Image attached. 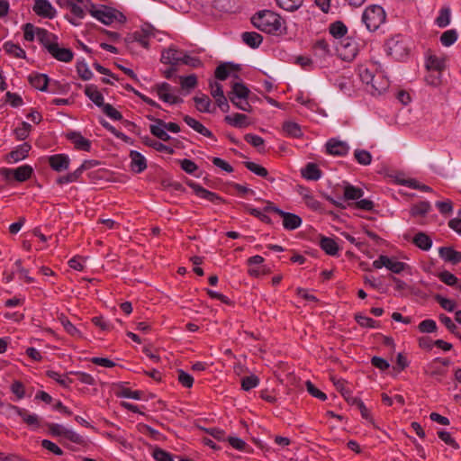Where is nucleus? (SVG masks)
I'll return each mask as SVG.
<instances>
[{
	"label": "nucleus",
	"instance_id": "nucleus-39",
	"mask_svg": "<svg viewBox=\"0 0 461 461\" xmlns=\"http://www.w3.org/2000/svg\"><path fill=\"white\" fill-rule=\"evenodd\" d=\"M241 38L245 44L253 49L258 48L262 42V36L256 32H243Z\"/></svg>",
	"mask_w": 461,
	"mask_h": 461
},
{
	"label": "nucleus",
	"instance_id": "nucleus-34",
	"mask_svg": "<svg viewBox=\"0 0 461 461\" xmlns=\"http://www.w3.org/2000/svg\"><path fill=\"white\" fill-rule=\"evenodd\" d=\"M302 176L307 180L317 181L321 177V171L316 164L309 163L302 169Z\"/></svg>",
	"mask_w": 461,
	"mask_h": 461
},
{
	"label": "nucleus",
	"instance_id": "nucleus-4",
	"mask_svg": "<svg viewBox=\"0 0 461 461\" xmlns=\"http://www.w3.org/2000/svg\"><path fill=\"white\" fill-rule=\"evenodd\" d=\"M48 52L57 60L61 62H69L73 59L74 53L68 48L61 47L54 34L43 45Z\"/></svg>",
	"mask_w": 461,
	"mask_h": 461
},
{
	"label": "nucleus",
	"instance_id": "nucleus-26",
	"mask_svg": "<svg viewBox=\"0 0 461 461\" xmlns=\"http://www.w3.org/2000/svg\"><path fill=\"white\" fill-rule=\"evenodd\" d=\"M50 78L46 74L32 73L29 76V82L35 89L41 92L48 90Z\"/></svg>",
	"mask_w": 461,
	"mask_h": 461
},
{
	"label": "nucleus",
	"instance_id": "nucleus-10",
	"mask_svg": "<svg viewBox=\"0 0 461 461\" xmlns=\"http://www.w3.org/2000/svg\"><path fill=\"white\" fill-rule=\"evenodd\" d=\"M24 40L27 41H33L38 40L42 45L50 39L52 33L49 32L45 29L35 27L32 23H26L23 25Z\"/></svg>",
	"mask_w": 461,
	"mask_h": 461
},
{
	"label": "nucleus",
	"instance_id": "nucleus-21",
	"mask_svg": "<svg viewBox=\"0 0 461 461\" xmlns=\"http://www.w3.org/2000/svg\"><path fill=\"white\" fill-rule=\"evenodd\" d=\"M327 152L334 156H344L348 150V145L342 140L337 139H330L326 143Z\"/></svg>",
	"mask_w": 461,
	"mask_h": 461
},
{
	"label": "nucleus",
	"instance_id": "nucleus-58",
	"mask_svg": "<svg viewBox=\"0 0 461 461\" xmlns=\"http://www.w3.org/2000/svg\"><path fill=\"white\" fill-rule=\"evenodd\" d=\"M245 167L249 171H251L252 173H254L257 176H259L262 177L267 176V174H268L267 170L264 167L260 166L259 164H257L252 161H247V162H245Z\"/></svg>",
	"mask_w": 461,
	"mask_h": 461
},
{
	"label": "nucleus",
	"instance_id": "nucleus-59",
	"mask_svg": "<svg viewBox=\"0 0 461 461\" xmlns=\"http://www.w3.org/2000/svg\"><path fill=\"white\" fill-rule=\"evenodd\" d=\"M355 319L357 322L363 328H377V322L370 317L363 314H356Z\"/></svg>",
	"mask_w": 461,
	"mask_h": 461
},
{
	"label": "nucleus",
	"instance_id": "nucleus-45",
	"mask_svg": "<svg viewBox=\"0 0 461 461\" xmlns=\"http://www.w3.org/2000/svg\"><path fill=\"white\" fill-rule=\"evenodd\" d=\"M430 208L431 206L429 202L422 201L411 206V214L415 217L424 216L429 212Z\"/></svg>",
	"mask_w": 461,
	"mask_h": 461
},
{
	"label": "nucleus",
	"instance_id": "nucleus-8",
	"mask_svg": "<svg viewBox=\"0 0 461 461\" xmlns=\"http://www.w3.org/2000/svg\"><path fill=\"white\" fill-rule=\"evenodd\" d=\"M48 429L50 434L54 437L63 438L73 443H79L81 440V437L77 432L62 424L50 423L48 424Z\"/></svg>",
	"mask_w": 461,
	"mask_h": 461
},
{
	"label": "nucleus",
	"instance_id": "nucleus-37",
	"mask_svg": "<svg viewBox=\"0 0 461 461\" xmlns=\"http://www.w3.org/2000/svg\"><path fill=\"white\" fill-rule=\"evenodd\" d=\"M3 49L11 57L17 58V59H25L26 58L25 50L21 46L14 43L12 41L5 42L3 45Z\"/></svg>",
	"mask_w": 461,
	"mask_h": 461
},
{
	"label": "nucleus",
	"instance_id": "nucleus-5",
	"mask_svg": "<svg viewBox=\"0 0 461 461\" xmlns=\"http://www.w3.org/2000/svg\"><path fill=\"white\" fill-rule=\"evenodd\" d=\"M152 92L157 95L159 100L167 104L173 105L183 103V99L176 95L175 87L167 82L156 84L152 87Z\"/></svg>",
	"mask_w": 461,
	"mask_h": 461
},
{
	"label": "nucleus",
	"instance_id": "nucleus-35",
	"mask_svg": "<svg viewBox=\"0 0 461 461\" xmlns=\"http://www.w3.org/2000/svg\"><path fill=\"white\" fill-rule=\"evenodd\" d=\"M314 55L321 59H326L331 55L330 44L325 40H318L313 47Z\"/></svg>",
	"mask_w": 461,
	"mask_h": 461
},
{
	"label": "nucleus",
	"instance_id": "nucleus-53",
	"mask_svg": "<svg viewBox=\"0 0 461 461\" xmlns=\"http://www.w3.org/2000/svg\"><path fill=\"white\" fill-rule=\"evenodd\" d=\"M435 300L439 303V305L447 312H453L456 307V303L454 300L446 298L440 294H437L435 296Z\"/></svg>",
	"mask_w": 461,
	"mask_h": 461
},
{
	"label": "nucleus",
	"instance_id": "nucleus-27",
	"mask_svg": "<svg viewBox=\"0 0 461 461\" xmlns=\"http://www.w3.org/2000/svg\"><path fill=\"white\" fill-rule=\"evenodd\" d=\"M183 120L190 128H192L196 132L202 134L203 136L208 138L213 137L212 132L194 118L189 115H185L183 117Z\"/></svg>",
	"mask_w": 461,
	"mask_h": 461
},
{
	"label": "nucleus",
	"instance_id": "nucleus-33",
	"mask_svg": "<svg viewBox=\"0 0 461 461\" xmlns=\"http://www.w3.org/2000/svg\"><path fill=\"white\" fill-rule=\"evenodd\" d=\"M224 121L236 128H245L247 127L249 122L248 120V116L243 113H235L232 115H227L224 118Z\"/></svg>",
	"mask_w": 461,
	"mask_h": 461
},
{
	"label": "nucleus",
	"instance_id": "nucleus-1",
	"mask_svg": "<svg viewBox=\"0 0 461 461\" xmlns=\"http://www.w3.org/2000/svg\"><path fill=\"white\" fill-rule=\"evenodd\" d=\"M252 23L262 32L276 33L281 31L283 20L277 14L269 10H263L252 17Z\"/></svg>",
	"mask_w": 461,
	"mask_h": 461
},
{
	"label": "nucleus",
	"instance_id": "nucleus-52",
	"mask_svg": "<svg viewBox=\"0 0 461 461\" xmlns=\"http://www.w3.org/2000/svg\"><path fill=\"white\" fill-rule=\"evenodd\" d=\"M259 384V379L257 375H251L241 379V388L244 391H249Z\"/></svg>",
	"mask_w": 461,
	"mask_h": 461
},
{
	"label": "nucleus",
	"instance_id": "nucleus-25",
	"mask_svg": "<svg viewBox=\"0 0 461 461\" xmlns=\"http://www.w3.org/2000/svg\"><path fill=\"white\" fill-rule=\"evenodd\" d=\"M85 95L98 107L102 108L104 103L103 94L95 85H86L85 87Z\"/></svg>",
	"mask_w": 461,
	"mask_h": 461
},
{
	"label": "nucleus",
	"instance_id": "nucleus-61",
	"mask_svg": "<svg viewBox=\"0 0 461 461\" xmlns=\"http://www.w3.org/2000/svg\"><path fill=\"white\" fill-rule=\"evenodd\" d=\"M102 111L112 120L121 121L122 119L121 113L110 104H104L102 107Z\"/></svg>",
	"mask_w": 461,
	"mask_h": 461
},
{
	"label": "nucleus",
	"instance_id": "nucleus-64",
	"mask_svg": "<svg viewBox=\"0 0 461 461\" xmlns=\"http://www.w3.org/2000/svg\"><path fill=\"white\" fill-rule=\"evenodd\" d=\"M153 457L156 461H174L172 455L161 448L153 451Z\"/></svg>",
	"mask_w": 461,
	"mask_h": 461
},
{
	"label": "nucleus",
	"instance_id": "nucleus-46",
	"mask_svg": "<svg viewBox=\"0 0 461 461\" xmlns=\"http://www.w3.org/2000/svg\"><path fill=\"white\" fill-rule=\"evenodd\" d=\"M194 189L195 191V194L203 199L211 201V202H216L220 200V197L215 194L212 193L198 185H195L194 186Z\"/></svg>",
	"mask_w": 461,
	"mask_h": 461
},
{
	"label": "nucleus",
	"instance_id": "nucleus-19",
	"mask_svg": "<svg viewBox=\"0 0 461 461\" xmlns=\"http://www.w3.org/2000/svg\"><path fill=\"white\" fill-rule=\"evenodd\" d=\"M297 191L309 209L314 212L321 211L322 209L321 203L315 198L310 189L299 186Z\"/></svg>",
	"mask_w": 461,
	"mask_h": 461
},
{
	"label": "nucleus",
	"instance_id": "nucleus-50",
	"mask_svg": "<svg viewBox=\"0 0 461 461\" xmlns=\"http://www.w3.org/2000/svg\"><path fill=\"white\" fill-rule=\"evenodd\" d=\"M347 27L341 22H336L330 24V33L335 38H342L347 33Z\"/></svg>",
	"mask_w": 461,
	"mask_h": 461
},
{
	"label": "nucleus",
	"instance_id": "nucleus-23",
	"mask_svg": "<svg viewBox=\"0 0 461 461\" xmlns=\"http://www.w3.org/2000/svg\"><path fill=\"white\" fill-rule=\"evenodd\" d=\"M131 168L135 173H141L147 168L145 157L137 150L130 152Z\"/></svg>",
	"mask_w": 461,
	"mask_h": 461
},
{
	"label": "nucleus",
	"instance_id": "nucleus-29",
	"mask_svg": "<svg viewBox=\"0 0 461 461\" xmlns=\"http://www.w3.org/2000/svg\"><path fill=\"white\" fill-rule=\"evenodd\" d=\"M164 121L160 119L154 120V123L149 126L150 132L163 141H167L171 139L166 127H163Z\"/></svg>",
	"mask_w": 461,
	"mask_h": 461
},
{
	"label": "nucleus",
	"instance_id": "nucleus-15",
	"mask_svg": "<svg viewBox=\"0 0 461 461\" xmlns=\"http://www.w3.org/2000/svg\"><path fill=\"white\" fill-rule=\"evenodd\" d=\"M32 10L43 18L52 19L57 14L56 9L49 0H34Z\"/></svg>",
	"mask_w": 461,
	"mask_h": 461
},
{
	"label": "nucleus",
	"instance_id": "nucleus-24",
	"mask_svg": "<svg viewBox=\"0 0 461 461\" xmlns=\"http://www.w3.org/2000/svg\"><path fill=\"white\" fill-rule=\"evenodd\" d=\"M194 102L196 109L200 113H214L215 108L212 104L211 99L204 94H199L194 96Z\"/></svg>",
	"mask_w": 461,
	"mask_h": 461
},
{
	"label": "nucleus",
	"instance_id": "nucleus-17",
	"mask_svg": "<svg viewBox=\"0 0 461 461\" xmlns=\"http://www.w3.org/2000/svg\"><path fill=\"white\" fill-rule=\"evenodd\" d=\"M425 68L428 72H442L446 68V58L442 55L427 54Z\"/></svg>",
	"mask_w": 461,
	"mask_h": 461
},
{
	"label": "nucleus",
	"instance_id": "nucleus-13",
	"mask_svg": "<svg viewBox=\"0 0 461 461\" xmlns=\"http://www.w3.org/2000/svg\"><path fill=\"white\" fill-rule=\"evenodd\" d=\"M32 149L31 144L28 142H23V144L15 147L11 152H9L5 157V161L8 164H15L23 159H25L29 156V152Z\"/></svg>",
	"mask_w": 461,
	"mask_h": 461
},
{
	"label": "nucleus",
	"instance_id": "nucleus-30",
	"mask_svg": "<svg viewBox=\"0 0 461 461\" xmlns=\"http://www.w3.org/2000/svg\"><path fill=\"white\" fill-rule=\"evenodd\" d=\"M283 226L285 230H294L302 225V218L292 212H285L282 216Z\"/></svg>",
	"mask_w": 461,
	"mask_h": 461
},
{
	"label": "nucleus",
	"instance_id": "nucleus-62",
	"mask_svg": "<svg viewBox=\"0 0 461 461\" xmlns=\"http://www.w3.org/2000/svg\"><path fill=\"white\" fill-rule=\"evenodd\" d=\"M437 330V323L434 320L427 319L420 322L419 330L422 333H431Z\"/></svg>",
	"mask_w": 461,
	"mask_h": 461
},
{
	"label": "nucleus",
	"instance_id": "nucleus-11",
	"mask_svg": "<svg viewBox=\"0 0 461 461\" xmlns=\"http://www.w3.org/2000/svg\"><path fill=\"white\" fill-rule=\"evenodd\" d=\"M359 77L363 83L366 85H371L374 90L376 91L378 94L383 93L388 87L387 80L383 79L381 82L377 83L375 77H380V75H374L372 70L367 68H360Z\"/></svg>",
	"mask_w": 461,
	"mask_h": 461
},
{
	"label": "nucleus",
	"instance_id": "nucleus-6",
	"mask_svg": "<svg viewBox=\"0 0 461 461\" xmlns=\"http://www.w3.org/2000/svg\"><path fill=\"white\" fill-rule=\"evenodd\" d=\"M373 267L375 269L385 267L394 274H400L409 268V266L404 262L397 260L395 258H390L381 255L373 262Z\"/></svg>",
	"mask_w": 461,
	"mask_h": 461
},
{
	"label": "nucleus",
	"instance_id": "nucleus-18",
	"mask_svg": "<svg viewBox=\"0 0 461 461\" xmlns=\"http://www.w3.org/2000/svg\"><path fill=\"white\" fill-rule=\"evenodd\" d=\"M364 195L363 189L352 185L349 183H343V198L339 201L332 200V203L336 205H341V200H358Z\"/></svg>",
	"mask_w": 461,
	"mask_h": 461
},
{
	"label": "nucleus",
	"instance_id": "nucleus-63",
	"mask_svg": "<svg viewBox=\"0 0 461 461\" xmlns=\"http://www.w3.org/2000/svg\"><path fill=\"white\" fill-rule=\"evenodd\" d=\"M442 72H428L425 76V82L427 85L437 87L441 84Z\"/></svg>",
	"mask_w": 461,
	"mask_h": 461
},
{
	"label": "nucleus",
	"instance_id": "nucleus-20",
	"mask_svg": "<svg viewBox=\"0 0 461 461\" xmlns=\"http://www.w3.org/2000/svg\"><path fill=\"white\" fill-rule=\"evenodd\" d=\"M50 167L57 172L67 170L69 167L70 158L67 154H55L48 158Z\"/></svg>",
	"mask_w": 461,
	"mask_h": 461
},
{
	"label": "nucleus",
	"instance_id": "nucleus-36",
	"mask_svg": "<svg viewBox=\"0 0 461 461\" xmlns=\"http://www.w3.org/2000/svg\"><path fill=\"white\" fill-rule=\"evenodd\" d=\"M231 75L236 77V69L231 63L219 65L215 69V77L219 80H225Z\"/></svg>",
	"mask_w": 461,
	"mask_h": 461
},
{
	"label": "nucleus",
	"instance_id": "nucleus-60",
	"mask_svg": "<svg viewBox=\"0 0 461 461\" xmlns=\"http://www.w3.org/2000/svg\"><path fill=\"white\" fill-rule=\"evenodd\" d=\"M180 78V85L183 89H193L197 85V77L192 74L189 76H182Z\"/></svg>",
	"mask_w": 461,
	"mask_h": 461
},
{
	"label": "nucleus",
	"instance_id": "nucleus-41",
	"mask_svg": "<svg viewBox=\"0 0 461 461\" xmlns=\"http://www.w3.org/2000/svg\"><path fill=\"white\" fill-rule=\"evenodd\" d=\"M320 246L330 256H335L339 252V246L331 238L322 237L320 240Z\"/></svg>",
	"mask_w": 461,
	"mask_h": 461
},
{
	"label": "nucleus",
	"instance_id": "nucleus-51",
	"mask_svg": "<svg viewBox=\"0 0 461 461\" xmlns=\"http://www.w3.org/2000/svg\"><path fill=\"white\" fill-rule=\"evenodd\" d=\"M354 156L356 160L363 166H367L371 164L372 156L370 152L365 149H356L354 152Z\"/></svg>",
	"mask_w": 461,
	"mask_h": 461
},
{
	"label": "nucleus",
	"instance_id": "nucleus-43",
	"mask_svg": "<svg viewBox=\"0 0 461 461\" xmlns=\"http://www.w3.org/2000/svg\"><path fill=\"white\" fill-rule=\"evenodd\" d=\"M249 88L242 83H234L229 97H236L237 99H247L249 95Z\"/></svg>",
	"mask_w": 461,
	"mask_h": 461
},
{
	"label": "nucleus",
	"instance_id": "nucleus-55",
	"mask_svg": "<svg viewBox=\"0 0 461 461\" xmlns=\"http://www.w3.org/2000/svg\"><path fill=\"white\" fill-rule=\"evenodd\" d=\"M14 266L15 272L20 275V278H23L27 284H32L34 282V278L30 276L28 270L23 267L21 259H17Z\"/></svg>",
	"mask_w": 461,
	"mask_h": 461
},
{
	"label": "nucleus",
	"instance_id": "nucleus-12",
	"mask_svg": "<svg viewBox=\"0 0 461 461\" xmlns=\"http://www.w3.org/2000/svg\"><path fill=\"white\" fill-rule=\"evenodd\" d=\"M338 51L342 59L351 60L358 52V45L355 40L345 38L339 42Z\"/></svg>",
	"mask_w": 461,
	"mask_h": 461
},
{
	"label": "nucleus",
	"instance_id": "nucleus-49",
	"mask_svg": "<svg viewBox=\"0 0 461 461\" xmlns=\"http://www.w3.org/2000/svg\"><path fill=\"white\" fill-rule=\"evenodd\" d=\"M32 131V125L26 122H23L19 127L14 130L15 138L18 140H24Z\"/></svg>",
	"mask_w": 461,
	"mask_h": 461
},
{
	"label": "nucleus",
	"instance_id": "nucleus-56",
	"mask_svg": "<svg viewBox=\"0 0 461 461\" xmlns=\"http://www.w3.org/2000/svg\"><path fill=\"white\" fill-rule=\"evenodd\" d=\"M177 380L185 388H191L194 384V377L182 369L177 372Z\"/></svg>",
	"mask_w": 461,
	"mask_h": 461
},
{
	"label": "nucleus",
	"instance_id": "nucleus-47",
	"mask_svg": "<svg viewBox=\"0 0 461 461\" xmlns=\"http://www.w3.org/2000/svg\"><path fill=\"white\" fill-rule=\"evenodd\" d=\"M276 2L282 9L293 12L303 5V0H276Z\"/></svg>",
	"mask_w": 461,
	"mask_h": 461
},
{
	"label": "nucleus",
	"instance_id": "nucleus-42",
	"mask_svg": "<svg viewBox=\"0 0 461 461\" xmlns=\"http://www.w3.org/2000/svg\"><path fill=\"white\" fill-rule=\"evenodd\" d=\"M413 243L419 249L427 251L432 246V240L424 232H419L414 236Z\"/></svg>",
	"mask_w": 461,
	"mask_h": 461
},
{
	"label": "nucleus",
	"instance_id": "nucleus-14",
	"mask_svg": "<svg viewBox=\"0 0 461 461\" xmlns=\"http://www.w3.org/2000/svg\"><path fill=\"white\" fill-rule=\"evenodd\" d=\"M94 3L91 0H77L69 4L71 14L77 19H83L87 13L92 14Z\"/></svg>",
	"mask_w": 461,
	"mask_h": 461
},
{
	"label": "nucleus",
	"instance_id": "nucleus-44",
	"mask_svg": "<svg viewBox=\"0 0 461 461\" xmlns=\"http://www.w3.org/2000/svg\"><path fill=\"white\" fill-rule=\"evenodd\" d=\"M47 376L63 387H69L72 384V380L67 375H61L55 370L47 371Z\"/></svg>",
	"mask_w": 461,
	"mask_h": 461
},
{
	"label": "nucleus",
	"instance_id": "nucleus-16",
	"mask_svg": "<svg viewBox=\"0 0 461 461\" xmlns=\"http://www.w3.org/2000/svg\"><path fill=\"white\" fill-rule=\"evenodd\" d=\"M67 139L73 144L74 148L81 151H91L92 142L85 138L79 131H70L67 133Z\"/></svg>",
	"mask_w": 461,
	"mask_h": 461
},
{
	"label": "nucleus",
	"instance_id": "nucleus-31",
	"mask_svg": "<svg viewBox=\"0 0 461 461\" xmlns=\"http://www.w3.org/2000/svg\"><path fill=\"white\" fill-rule=\"evenodd\" d=\"M283 131L287 137L291 138H301L303 135L301 126L293 121L284 122Z\"/></svg>",
	"mask_w": 461,
	"mask_h": 461
},
{
	"label": "nucleus",
	"instance_id": "nucleus-38",
	"mask_svg": "<svg viewBox=\"0 0 461 461\" xmlns=\"http://www.w3.org/2000/svg\"><path fill=\"white\" fill-rule=\"evenodd\" d=\"M182 54L176 49H167L162 52L161 61L165 64L177 65L180 63Z\"/></svg>",
	"mask_w": 461,
	"mask_h": 461
},
{
	"label": "nucleus",
	"instance_id": "nucleus-57",
	"mask_svg": "<svg viewBox=\"0 0 461 461\" xmlns=\"http://www.w3.org/2000/svg\"><path fill=\"white\" fill-rule=\"evenodd\" d=\"M10 391L14 393L17 400H22L25 397V388L22 382L15 380L10 386Z\"/></svg>",
	"mask_w": 461,
	"mask_h": 461
},
{
	"label": "nucleus",
	"instance_id": "nucleus-54",
	"mask_svg": "<svg viewBox=\"0 0 461 461\" xmlns=\"http://www.w3.org/2000/svg\"><path fill=\"white\" fill-rule=\"evenodd\" d=\"M60 322L65 330L71 336L81 337V331L66 317L60 318Z\"/></svg>",
	"mask_w": 461,
	"mask_h": 461
},
{
	"label": "nucleus",
	"instance_id": "nucleus-3",
	"mask_svg": "<svg viewBox=\"0 0 461 461\" xmlns=\"http://www.w3.org/2000/svg\"><path fill=\"white\" fill-rule=\"evenodd\" d=\"M386 14L378 5L367 6L362 14V22L369 32H375L385 22Z\"/></svg>",
	"mask_w": 461,
	"mask_h": 461
},
{
	"label": "nucleus",
	"instance_id": "nucleus-22",
	"mask_svg": "<svg viewBox=\"0 0 461 461\" xmlns=\"http://www.w3.org/2000/svg\"><path fill=\"white\" fill-rule=\"evenodd\" d=\"M452 21V11L449 5L442 6L438 12V15L434 20V25L438 28H446L447 27Z\"/></svg>",
	"mask_w": 461,
	"mask_h": 461
},
{
	"label": "nucleus",
	"instance_id": "nucleus-9",
	"mask_svg": "<svg viewBox=\"0 0 461 461\" xmlns=\"http://www.w3.org/2000/svg\"><path fill=\"white\" fill-rule=\"evenodd\" d=\"M2 173L7 180L14 178L18 182H24L31 178L33 168L30 165L24 164L15 168H4Z\"/></svg>",
	"mask_w": 461,
	"mask_h": 461
},
{
	"label": "nucleus",
	"instance_id": "nucleus-2",
	"mask_svg": "<svg viewBox=\"0 0 461 461\" xmlns=\"http://www.w3.org/2000/svg\"><path fill=\"white\" fill-rule=\"evenodd\" d=\"M91 16L106 25L113 23H123L126 22V17L122 13L104 5L94 4Z\"/></svg>",
	"mask_w": 461,
	"mask_h": 461
},
{
	"label": "nucleus",
	"instance_id": "nucleus-40",
	"mask_svg": "<svg viewBox=\"0 0 461 461\" xmlns=\"http://www.w3.org/2000/svg\"><path fill=\"white\" fill-rule=\"evenodd\" d=\"M457 40L458 32L456 29H449L445 31L439 38V41L444 47H450L454 45Z\"/></svg>",
	"mask_w": 461,
	"mask_h": 461
},
{
	"label": "nucleus",
	"instance_id": "nucleus-32",
	"mask_svg": "<svg viewBox=\"0 0 461 461\" xmlns=\"http://www.w3.org/2000/svg\"><path fill=\"white\" fill-rule=\"evenodd\" d=\"M348 402L360 411L363 419L371 423H374L370 410L366 406L361 399L357 397H352L348 399Z\"/></svg>",
	"mask_w": 461,
	"mask_h": 461
},
{
	"label": "nucleus",
	"instance_id": "nucleus-28",
	"mask_svg": "<svg viewBox=\"0 0 461 461\" xmlns=\"http://www.w3.org/2000/svg\"><path fill=\"white\" fill-rule=\"evenodd\" d=\"M439 257L447 262L457 264L461 262V253L450 247H440L438 249Z\"/></svg>",
	"mask_w": 461,
	"mask_h": 461
},
{
	"label": "nucleus",
	"instance_id": "nucleus-7",
	"mask_svg": "<svg viewBox=\"0 0 461 461\" xmlns=\"http://www.w3.org/2000/svg\"><path fill=\"white\" fill-rule=\"evenodd\" d=\"M10 415L20 417L32 430L41 427V418L36 413H32L28 410L13 405L10 407Z\"/></svg>",
	"mask_w": 461,
	"mask_h": 461
},
{
	"label": "nucleus",
	"instance_id": "nucleus-48",
	"mask_svg": "<svg viewBox=\"0 0 461 461\" xmlns=\"http://www.w3.org/2000/svg\"><path fill=\"white\" fill-rule=\"evenodd\" d=\"M77 71L83 80H90L93 77V73L84 59L77 60Z\"/></svg>",
	"mask_w": 461,
	"mask_h": 461
}]
</instances>
